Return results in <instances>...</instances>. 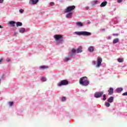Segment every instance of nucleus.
I'll list each match as a JSON object with an SVG mask.
<instances>
[{"instance_id": "obj_17", "label": "nucleus", "mask_w": 127, "mask_h": 127, "mask_svg": "<svg viewBox=\"0 0 127 127\" xmlns=\"http://www.w3.org/2000/svg\"><path fill=\"white\" fill-rule=\"evenodd\" d=\"M16 26L17 27H18V26H22V23L20 22H17L16 23Z\"/></svg>"}, {"instance_id": "obj_16", "label": "nucleus", "mask_w": 127, "mask_h": 127, "mask_svg": "<svg viewBox=\"0 0 127 127\" xmlns=\"http://www.w3.org/2000/svg\"><path fill=\"white\" fill-rule=\"evenodd\" d=\"M88 51L89 52H94V47L90 46L88 48Z\"/></svg>"}, {"instance_id": "obj_15", "label": "nucleus", "mask_w": 127, "mask_h": 127, "mask_svg": "<svg viewBox=\"0 0 127 127\" xmlns=\"http://www.w3.org/2000/svg\"><path fill=\"white\" fill-rule=\"evenodd\" d=\"M72 14H73L72 12H69L66 14V17H67V18H70L72 16Z\"/></svg>"}, {"instance_id": "obj_39", "label": "nucleus", "mask_w": 127, "mask_h": 127, "mask_svg": "<svg viewBox=\"0 0 127 127\" xmlns=\"http://www.w3.org/2000/svg\"><path fill=\"white\" fill-rule=\"evenodd\" d=\"M86 9H89V7H88V6H87V7H86Z\"/></svg>"}, {"instance_id": "obj_6", "label": "nucleus", "mask_w": 127, "mask_h": 127, "mask_svg": "<svg viewBox=\"0 0 127 127\" xmlns=\"http://www.w3.org/2000/svg\"><path fill=\"white\" fill-rule=\"evenodd\" d=\"M103 62V59L101 57H98L97 58V61L96 62V67H100L102 65V62Z\"/></svg>"}, {"instance_id": "obj_29", "label": "nucleus", "mask_w": 127, "mask_h": 127, "mask_svg": "<svg viewBox=\"0 0 127 127\" xmlns=\"http://www.w3.org/2000/svg\"><path fill=\"white\" fill-rule=\"evenodd\" d=\"M41 68L42 69H46V68H48V67H47V66H41Z\"/></svg>"}, {"instance_id": "obj_27", "label": "nucleus", "mask_w": 127, "mask_h": 127, "mask_svg": "<svg viewBox=\"0 0 127 127\" xmlns=\"http://www.w3.org/2000/svg\"><path fill=\"white\" fill-rule=\"evenodd\" d=\"M108 102L109 103H112V96H111L109 99H108Z\"/></svg>"}, {"instance_id": "obj_1", "label": "nucleus", "mask_w": 127, "mask_h": 127, "mask_svg": "<svg viewBox=\"0 0 127 127\" xmlns=\"http://www.w3.org/2000/svg\"><path fill=\"white\" fill-rule=\"evenodd\" d=\"M79 84L82 86H88L89 85V81L86 76L82 77L79 79Z\"/></svg>"}, {"instance_id": "obj_40", "label": "nucleus", "mask_w": 127, "mask_h": 127, "mask_svg": "<svg viewBox=\"0 0 127 127\" xmlns=\"http://www.w3.org/2000/svg\"><path fill=\"white\" fill-rule=\"evenodd\" d=\"M0 28H2V27L1 25H0Z\"/></svg>"}, {"instance_id": "obj_34", "label": "nucleus", "mask_w": 127, "mask_h": 127, "mask_svg": "<svg viewBox=\"0 0 127 127\" xmlns=\"http://www.w3.org/2000/svg\"><path fill=\"white\" fill-rule=\"evenodd\" d=\"M2 61H3V59H2V58H0V63H1V62H2Z\"/></svg>"}, {"instance_id": "obj_42", "label": "nucleus", "mask_w": 127, "mask_h": 127, "mask_svg": "<svg viewBox=\"0 0 127 127\" xmlns=\"http://www.w3.org/2000/svg\"><path fill=\"white\" fill-rule=\"evenodd\" d=\"M112 91L114 90L113 88L112 89Z\"/></svg>"}, {"instance_id": "obj_25", "label": "nucleus", "mask_w": 127, "mask_h": 127, "mask_svg": "<svg viewBox=\"0 0 127 127\" xmlns=\"http://www.w3.org/2000/svg\"><path fill=\"white\" fill-rule=\"evenodd\" d=\"M62 102H65L66 101V97H63L62 99Z\"/></svg>"}, {"instance_id": "obj_36", "label": "nucleus", "mask_w": 127, "mask_h": 127, "mask_svg": "<svg viewBox=\"0 0 127 127\" xmlns=\"http://www.w3.org/2000/svg\"><path fill=\"white\" fill-rule=\"evenodd\" d=\"M3 2V0H0V3H2Z\"/></svg>"}, {"instance_id": "obj_19", "label": "nucleus", "mask_w": 127, "mask_h": 127, "mask_svg": "<svg viewBox=\"0 0 127 127\" xmlns=\"http://www.w3.org/2000/svg\"><path fill=\"white\" fill-rule=\"evenodd\" d=\"M119 39L117 38V39H115L113 40V42L114 43V44H116V43H118V42H119Z\"/></svg>"}, {"instance_id": "obj_13", "label": "nucleus", "mask_w": 127, "mask_h": 127, "mask_svg": "<svg viewBox=\"0 0 127 127\" xmlns=\"http://www.w3.org/2000/svg\"><path fill=\"white\" fill-rule=\"evenodd\" d=\"M19 31L20 33H24V32H25V28H21L19 29Z\"/></svg>"}, {"instance_id": "obj_5", "label": "nucleus", "mask_w": 127, "mask_h": 127, "mask_svg": "<svg viewBox=\"0 0 127 127\" xmlns=\"http://www.w3.org/2000/svg\"><path fill=\"white\" fill-rule=\"evenodd\" d=\"M68 84H69V81L67 80H63L58 83V86H59V87H61V86H65L68 85Z\"/></svg>"}, {"instance_id": "obj_8", "label": "nucleus", "mask_w": 127, "mask_h": 127, "mask_svg": "<svg viewBox=\"0 0 127 127\" xmlns=\"http://www.w3.org/2000/svg\"><path fill=\"white\" fill-rule=\"evenodd\" d=\"M76 54V49L73 48L71 49V53L68 55V56L71 57L72 56H74Z\"/></svg>"}, {"instance_id": "obj_22", "label": "nucleus", "mask_w": 127, "mask_h": 127, "mask_svg": "<svg viewBox=\"0 0 127 127\" xmlns=\"http://www.w3.org/2000/svg\"><path fill=\"white\" fill-rule=\"evenodd\" d=\"M8 104H9L10 107H12V106L13 105V102H12V101L9 102L8 103Z\"/></svg>"}, {"instance_id": "obj_3", "label": "nucleus", "mask_w": 127, "mask_h": 127, "mask_svg": "<svg viewBox=\"0 0 127 127\" xmlns=\"http://www.w3.org/2000/svg\"><path fill=\"white\" fill-rule=\"evenodd\" d=\"M54 38L57 41L60 40L59 42V43H62L64 41V40H63V35H55Z\"/></svg>"}, {"instance_id": "obj_21", "label": "nucleus", "mask_w": 127, "mask_h": 127, "mask_svg": "<svg viewBox=\"0 0 127 127\" xmlns=\"http://www.w3.org/2000/svg\"><path fill=\"white\" fill-rule=\"evenodd\" d=\"M109 93L108 95H112V87H110L108 90Z\"/></svg>"}, {"instance_id": "obj_33", "label": "nucleus", "mask_w": 127, "mask_h": 127, "mask_svg": "<svg viewBox=\"0 0 127 127\" xmlns=\"http://www.w3.org/2000/svg\"><path fill=\"white\" fill-rule=\"evenodd\" d=\"M93 2L95 4L98 3V0H94V1H93Z\"/></svg>"}, {"instance_id": "obj_38", "label": "nucleus", "mask_w": 127, "mask_h": 127, "mask_svg": "<svg viewBox=\"0 0 127 127\" xmlns=\"http://www.w3.org/2000/svg\"><path fill=\"white\" fill-rule=\"evenodd\" d=\"M93 64H94V65H96V62H93Z\"/></svg>"}, {"instance_id": "obj_7", "label": "nucleus", "mask_w": 127, "mask_h": 127, "mask_svg": "<svg viewBox=\"0 0 127 127\" xmlns=\"http://www.w3.org/2000/svg\"><path fill=\"white\" fill-rule=\"evenodd\" d=\"M103 95H104V92H103V91L96 92L94 94V97H95V98H101V97H102V96H103Z\"/></svg>"}, {"instance_id": "obj_24", "label": "nucleus", "mask_w": 127, "mask_h": 127, "mask_svg": "<svg viewBox=\"0 0 127 127\" xmlns=\"http://www.w3.org/2000/svg\"><path fill=\"white\" fill-rule=\"evenodd\" d=\"M105 105L106 107H110V106L111 105L108 102H105Z\"/></svg>"}, {"instance_id": "obj_4", "label": "nucleus", "mask_w": 127, "mask_h": 127, "mask_svg": "<svg viewBox=\"0 0 127 127\" xmlns=\"http://www.w3.org/2000/svg\"><path fill=\"white\" fill-rule=\"evenodd\" d=\"M76 8V7L75 5H72V6H68L66 9L64 10V11L65 13H67L68 12H70L72 11V10H74Z\"/></svg>"}, {"instance_id": "obj_12", "label": "nucleus", "mask_w": 127, "mask_h": 127, "mask_svg": "<svg viewBox=\"0 0 127 127\" xmlns=\"http://www.w3.org/2000/svg\"><path fill=\"white\" fill-rule=\"evenodd\" d=\"M83 49V48L82 46H79L77 49V53H81V52H82L83 51L82 50Z\"/></svg>"}, {"instance_id": "obj_26", "label": "nucleus", "mask_w": 127, "mask_h": 127, "mask_svg": "<svg viewBox=\"0 0 127 127\" xmlns=\"http://www.w3.org/2000/svg\"><path fill=\"white\" fill-rule=\"evenodd\" d=\"M41 80H42V81H43V82H45V81H46V78L42 77Z\"/></svg>"}, {"instance_id": "obj_30", "label": "nucleus", "mask_w": 127, "mask_h": 127, "mask_svg": "<svg viewBox=\"0 0 127 127\" xmlns=\"http://www.w3.org/2000/svg\"><path fill=\"white\" fill-rule=\"evenodd\" d=\"M50 4V5H51L52 6H53V5H54L55 3H54V2H51Z\"/></svg>"}, {"instance_id": "obj_41", "label": "nucleus", "mask_w": 127, "mask_h": 127, "mask_svg": "<svg viewBox=\"0 0 127 127\" xmlns=\"http://www.w3.org/2000/svg\"><path fill=\"white\" fill-rule=\"evenodd\" d=\"M113 99H114V97H112V101H113Z\"/></svg>"}, {"instance_id": "obj_28", "label": "nucleus", "mask_w": 127, "mask_h": 127, "mask_svg": "<svg viewBox=\"0 0 127 127\" xmlns=\"http://www.w3.org/2000/svg\"><path fill=\"white\" fill-rule=\"evenodd\" d=\"M23 11H24V10L21 9L19 10L20 13H23Z\"/></svg>"}, {"instance_id": "obj_35", "label": "nucleus", "mask_w": 127, "mask_h": 127, "mask_svg": "<svg viewBox=\"0 0 127 127\" xmlns=\"http://www.w3.org/2000/svg\"><path fill=\"white\" fill-rule=\"evenodd\" d=\"M65 60H66V61H69V59L68 58V57H66Z\"/></svg>"}, {"instance_id": "obj_2", "label": "nucleus", "mask_w": 127, "mask_h": 127, "mask_svg": "<svg viewBox=\"0 0 127 127\" xmlns=\"http://www.w3.org/2000/svg\"><path fill=\"white\" fill-rule=\"evenodd\" d=\"M74 33L77 35H83V36H89L91 35V33L87 31H80V32H75Z\"/></svg>"}, {"instance_id": "obj_9", "label": "nucleus", "mask_w": 127, "mask_h": 127, "mask_svg": "<svg viewBox=\"0 0 127 127\" xmlns=\"http://www.w3.org/2000/svg\"><path fill=\"white\" fill-rule=\"evenodd\" d=\"M39 1V0H29L30 4H36L37 2Z\"/></svg>"}, {"instance_id": "obj_31", "label": "nucleus", "mask_w": 127, "mask_h": 127, "mask_svg": "<svg viewBox=\"0 0 127 127\" xmlns=\"http://www.w3.org/2000/svg\"><path fill=\"white\" fill-rule=\"evenodd\" d=\"M122 1H123V0H118V1H117L118 3H121V2H122Z\"/></svg>"}, {"instance_id": "obj_18", "label": "nucleus", "mask_w": 127, "mask_h": 127, "mask_svg": "<svg viewBox=\"0 0 127 127\" xmlns=\"http://www.w3.org/2000/svg\"><path fill=\"white\" fill-rule=\"evenodd\" d=\"M76 25L78 26H83V23L81 22H76Z\"/></svg>"}, {"instance_id": "obj_23", "label": "nucleus", "mask_w": 127, "mask_h": 127, "mask_svg": "<svg viewBox=\"0 0 127 127\" xmlns=\"http://www.w3.org/2000/svg\"><path fill=\"white\" fill-rule=\"evenodd\" d=\"M103 101H106L107 100V96H106L105 94L103 95Z\"/></svg>"}, {"instance_id": "obj_32", "label": "nucleus", "mask_w": 127, "mask_h": 127, "mask_svg": "<svg viewBox=\"0 0 127 127\" xmlns=\"http://www.w3.org/2000/svg\"><path fill=\"white\" fill-rule=\"evenodd\" d=\"M123 96H127V92H125L122 94Z\"/></svg>"}, {"instance_id": "obj_14", "label": "nucleus", "mask_w": 127, "mask_h": 127, "mask_svg": "<svg viewBox=\"0 0 127 127\" xmlns=\"http://www.w3.org/2000/svg\"><path fill=\"white\" fill-rule=\"evenodd\" d=\"M124 89H123V88L120 87V88H118L116 89V92H117L118 93H122V91H123Z\"/></svg>"}, {"instance_id": "obj_11", "label": "nucleus", "mask_w": 127, "mask_h": 127, "mask_svg": "<svg viewBox=\"0 0 127 127\" xmlns=\"http://www.w3.org/2000/svg\"><path fill=\"white\" fill-rule=\"evenodd\" d=\"M9 24L8 26H14V24H15V21H10L8 23Z\"/></svg>"}, {"instance_id": "obj_10", "label": "nucleus", "mask_w": 127, "mask_h": 127, "mask_svg": "<svg viewBox=\"0 0 127 127\" xmlns=\"http://www.w3.org/2000/svg\"><path fill=\"white\" fill-rule=\"evenodd\" d=\"M107 4H108V2L105 1L102 2L101 3L100 6V7H104V6H106Z\"/></svg>"}, {"instance_id": "obj_20", "label": "nucleus", "mask_w": 127, "mask_h": 127, "mask_svg": "<svg viewBox=\"0 0 127 127\" xmlns=\"http://www.w3.org/2000/svg\"><path fill=\"white\" fill-rule=\"evenodd\" d=\"M118 61L119 62V63H122L124 62V59H118Z\"/></svg>"}, {"instance_id": "obj_37", "label": "nucleus", "mask_w": 127, "mask_h": 127, "mask_svg": "<svg viewBox=\"0 0 127 127\" xmlns=\"http://www.w3.org/2000/svg\"><path fill=\"white\" fill-rule=\"evenodd\" d=\"M7 62H9L10 61V60L9 59H7Z\"/></svg>"}]
</instances>
